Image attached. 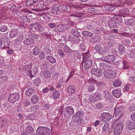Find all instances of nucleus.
Listing matches in <instances>:
<instances>
[{
    "label": "nucleus",
    "instance_id": "obj_63",
    "mask_svg": "<svg viewBox=\"0 0 135 135\" xmlns=\"http://www.w3.org/2000/svg\"><path fill=\"white\" fill-rule=\"evenodd\" d=\"M6 11L4 9H2L0 12V15L1 16H4V15L5 14Z\"/></svg>",
    "mask_w": 135,
    "mask_h": 135
},
{
    "label": "nucleus",
    "instance_id": "obj_53",
    "mask_svg": "<svg viewBox=\"0 0 135 135\" xmlns=\"http://www.w3.org/2000/svg\"><path fill=\"white\" fill-rule=\"evenodd\" d=\"M107 44L108 46L109 47H111L114 45V44L113 41L111 40L108 41L107 42Z\"/></svg>",
    "mask_w": 135,
    "mask_h": 135
},
{
    "label": "nucleus",
    "instance_id": "obj_16",
    "mask_svg": "<svg viewBox=\"0 0 135 135\" xmlns=\"http://www.w3.org/2000/svg\"><path fill=\"white\" fill-rule=\"evenodd\" d=\"M51 12L53 14L59 16L60 13L59 9V10L58 6L57 7L56 6L52 7L51 8Z\"/></svg>",
    "mask_w": 135,
    "mask_h": 135
},
{
    "label": "nucleus",
    "instance_id": "obj_8",
    "mask_svg": "<svg viewBox=\"0 0 135 135\" xmlns=\"http://www.w3.org/2000/svg\"><path fill=\"white\" fill-rule=\"evenodd\" d=\"M115 56L114 55H109L104 57V61L105 62L110 63L112 62L115 60Z\"/></svg>",
    "mask_w": 135,
    "mask_h": 135
},
{
    "label": "nucleus",
    "instance_id": "obj_40",
    "mask_svg": "<svg viewBox=\"0 0 135 135\" xmlns=\"http://www.w3.org/2000/svg\"><path fill=\"white\" fill-rule=\"evenodd\" d=\"M43 75L45 78H47L50 76L51 73L49 71H45L43 73Z\"/></svg>",
    "mask_w": 135,
    "mask_h": 135
},
{
    "label": "nucleus",
    "instance_id": "obj_5",
    "mask_svg": "<svg viewBox=\"0 0 135 135\" xmlns=\"http://www.w3.org/2000/svg\"><path fill=\"white\" fill-rule=\"evenodd\" d=\"M123 125L122 122L118 123L114 129L113 132L115 135H119L122 132Z\"/></svg>",
    "mask_w": 135,
    "mask_h": 135
},
{
    "label": "nucleus",
    "instance_id": "obj_37",
    "mask_svg": "<svg viewBox=\"0 0 135 135\" xmlns=\"http://www.w3.org/2000/svg\"><path fill=\"white\" fill-rule=\"evenodd\" d=\"M32 66V64L31 63H30L29 65H26L25 66V70L29 73L30 74L31 72V68Z\"/></svg>",
    "mask_w": 135,
    "mask_h": 135
},
{
    "label": "nucleus",
    "instance_id": "obj_44",
    "mask_svg": "<svg viewBox=\"0 0 135 135\" xmlns=\"http://www.w3.org/2000/svg\"><path fill=\"white\" fill-rule=\"evenodd\" d=\"M7 76L6 75L2 76L0 77V82L1 83H3L7 79Z\"/></svg>",
    "mask_w": 135,
    "mask_h": 135
},
{
    "label": "nucleus",
    "instance_id": "obj_24",
    "mask_svg": "<svg viewBox=\"0 0 135 135\" xmlns=\"http://www.w3.org/2000/svg\"><path fill=\"white\" fill-rule=\"evenodd\" d=\"M128 128L129 130H132L135 128V123L129 121L127 123Z\"/></svg>",
    "mask_w": 135,
    "mask_h": 135
},
{
    "label": "nucleus",
    "instance_id": "obj_21",
    "mask_svg": "<svg viewBox=\"0 0 135 135\" xmlns=\"http://www.w3.org/2000/svg\"><path fill=\"white\" fill-rule=\"evenodd\" d=\"M34 42L33 40L30 38H26L23 41V43L25 45H27L33 44Z\"/></svg>",
    "mask_w": 135,
    "mask_h": 135
},
{
    "label": "nucleus",
    "instance_id": "obj_7",
    "mask_svg": "<svg viewBox=\"0 0 135 135\" xmlns=\"http://www.w3.org/2000/svg\"><path fill=\"white\" fill-rule=\"evenodd\" d=\"M20 99L19 94L14 93L10 94L8 98V100L11 103H13L18 101Z\"/></svg>",
    "mask_w": 135,
    "mask_h": 135
},
{
    "label": "nucleus",
    "instance_id": "obj_36",
    "mask_svg": "<svg viewBox=\"0 0 135 135\" xmlns=\"http://www.w3.org/2000/svg\"><path fill=\"white\" fill-rule=\"evenodd\" d=\"M40 49L38 47H36L34 48L33 50V55L37 56L40 53Z\"/></svg>",
    "mask_w": 135,
    "mask_h": 135
},
{
    "label": "nucleus",
    "instance_id": "obj_2",
    "mask_svg": "<svg viewBox=\"0 0 135 135\" xmlns=\"http://www.w3.org/2000/svg\"><path fill=\"white\" fill-rule=\"evenodd\" d=\"M38 0H27L25 2L26 5L27 6L30 7L32 11H38V9L37 8L36 4L38 2Z\"/></svg>",
    "mask_w": 135,
    "mask_h": 135
},
{
    "label": "nucleus",
    "instance_id": "obj_10",
    "mask_svg": "<svg viewBox=\"0 0 135 135\" xmlns=\"http://www.w3.org/2000/svg\"><path fill=\"white\" fill-rule=\"evenodd\" d=\"M58 7L59 10V9L60 13L68 12V7L66 5H60L58 6Z\"/></svg>",
    "mask_w": 135,
    "mask_h": 135
},
{
    "label": "nucleus",
    "instance_id": "obj_18",
    "mask_svg": "<svg viewBox=\"0 0 135 135\" xmlns=\"http://www.w3.org/2000/svg\"><path fill=\"white\" fill-rule=\"evenodd\" d=\"M71 32L73 35L76 37H79L80 38L81 37L80 33L78 32V30L76 29L73 28L72 29Z\"/></svg>",
    "mask_w": 135,
    "mask_h": 135
},
{
    "label": "nucleus",
    "instance_id": "obj_12",
    "mask_svg": "<svg viewBox=\"0 0 135 135\" xmlns=\"http://www.w3.org/2000/svg\"><path fill=\"white\" fill-rule=\"evenodd\" d=\"M36 31L41 32L43 31V28L41 26V25L39 23L36 22L35 26L34 28Z\"/></svg>",
    "mask_w": 135,
    "mask_h": 135
},
{
    "label": "nucleus",
    "instance_id": "obj_9",
    "mask_svg": "<svg viewBox=\"0 0 135 135\" xmlns=\"http://www.w3.org/2000/svg\"><path fill=\"white\" fill-rule=\"evenodd\" d=\"M91 73L97 76H101L103 74V72L101 69L99 68L95 69L93 68L91 71Z\"/></svg>",
    "mask_w": 135,
    "mask_h": 135
},
{
    "label": "nucleus",
    "instance_id": "obj_39",
    "mask_svg": "<svg viewBox=\"0 0 135 135\" xmlns=\"http://www.w3.org/2000/svg\"><path fill=\"white\" fill-rule=\"evenodd\" d=\"M64 49L65 52L66 53L69 54L71 53V50L66 45H64Z\"/></svg>",
    "mask_w": 135,
    "mask_h": 135
},
{
    "label": "nucleus",
    "instance_id": "obj_35",
    "mask_svg": "<svg viewBox=\"0 0 135 135\" xmlns=\"http://www.w3.org/2000/svg\"><path fill=\"white\" fill-rule=\"evenodd\" d=\"M18 35L17 32L15 30L11 31L10 33L9 37L10 38H13Z\"/></svg>",
    "mask_w": 135,
    "mask_h": 135
},
{
    "label": "nucleus",
    "instance_id": "obj_34",
    "mask_svg": "<svg viewBox=\"0 0 135 135\" xmlns=\"http://www.w3.org/2000/svg\"><path fill=\"white\" fill-rule=\"evenodd\" d=\"M60 94L59 91L55 90L53 93L52 96L54 99H57L59 98Z\"/></svg>",
    "mask_w": 135,
    "mask_h": 135
},
{
    "label": "nucleus",
    "instance_id": "obj_45",
    "mask_svg": "<svg viewBox=\"0 0 135 135\" xmlns=\"http://www.w3.org/2000/svg\"><path fill=\"white\" fill-rule=\"evenodd\" d=\"M109 124L108 123H106L104 126L103 127V130L105 132L107 130L109 129Z\"/></svg>",
    "mask_w": 135,
    "mask_h": 135
},
{
    "label": "nucleus",
    "instance_id": "obj_48",
    "mask_svg": "<svg viewBox=\"0 0 135 135\" xmlns=\"http://www.w3.org/2000/svg\"><path fill=\"white\" fill-rule=\"evenodd\" d=\"M96 95H95V94L93 95V96L91 95L90 97V100H91V101H92L93 102H94L95 101L98 100V98H96Z\"/></svg>",
    "mask_w": 135,
    "mask_h": 135
},
{
    "label": "nucleus",
    "instance_id": "obj_61",
    "mask_svg": "<svg viewBox=\"0 0 135 135\" xmlns=\"http://www.w3.org/2000/svg\"><path fill=\"white\" fill-rule=\"evenodd\" d=\"M81 37H76L74 38V41L75 43H78L79 42L80 40V38H81Z\"/></svg>",
    "mask_w": 135,
    "mask_h": 135
},
{
    "label": "nucleus",
    "instance_id": "obj_31",
    "mask_svg": "<svg viewBox=\"0 0 135 135\" xmlns=\"http://www.w3.org/2000/svg\"><path fill=\"white\" fill-rule=\"evenodd\" d=\"M80 49L81 50L83 53L86 54L89 52L88 50H86V47H85L82 44H81L80 45Z\"/></svg>",
    "mask_w": 135,
    "mask_h": 135
},
{
    "label": "nucleus",
    "instance_id": "obj_14",
    "mask_svg": "<svg viewBox=\"0 0 135 135\" xmlns=\"http://www.w3.org/2000/svg\"><path fill=\"white\" fill-rule=\"evenodd\" d=\"M119 51L121 55H123L126 51L125 45L123 44H120L118 46Z\"/></svg>",
    "mask_w": 135,
    "mask_h": 135
},
{
    "label": "nucleus",
    "instance_id": "obj_25",
    "mask_svg": "<svg viewBox=\"0 0 135 135\" xmlns=\"http://www.w3.org/2000/svg\"><path fill=\"white\" fill-rule=\"evenodd\" d=\"M38 66L35 67L32 70V71L31 72L30 76L31 78L34 77L36 74H37L38 69L37 68H38Z\"/></svg>",
    "mask_w": 135,
    "mask_h": 135
},
{
    "label": "nucleus",
    "instance_id": "obj_50",
    "mask_svg": "<svg viewBox=\"0 0 135 135\" xmlns=\"http://www.w3.org/2000/svg\"><path fill=\"white\" fill-rule=\"evenodd\" d=\"M97 83L98 86H101L102 88L105 86V84L103 81H98Z\"/></svg>",
    "mask_w": 135,
    "mask_h": 135
},
{
    "label": "nucleus",
    "instance_id": "obj_62",
    "mask_svg": "<svg viewBox=\"0 0 135 135\" xmlns=\"http://www.w3.org/2000/svg\"><path fill=\"white\" fill-rule=\"evenodd\" d=\"M50 105L49 103H46L44 105V108L46 110H48Z\"/></svg>",
    "mask_w": 135,
    "mask_h": 135
},
{
    "label": "nucleus",
    "instance_id": "obj_42",
    "mask_svg": "<svg viewBox=\"0 0 135 135\" xmlns=\"http://www.w3.org/2000/svg\"><path fill=\"white\" fill-rule=\"evenodd\" d=\"M39 58L41 60H43L45 57V54L43 51H41L39 55Z\"/></svg>",
    "mask_w": 135,
    "mask_h": 135
},
{
    "label": "nucleus",
    "instance_id": "obj_60",
    "mask_svg": "<svg viewBox=\"0 0 135 135\" xmlns=\"http://www.w3.org/2000/svg\"><path fill=\"white\" fill-rule=\"evenodd\" d=\"M74 119H75V120L77 122H80L82 120V118L78 116H75Z\"/></svg>",
    "mask_w": 135,
    "mask_h": 135
},
{
    "label": "nucleus",
    "instance_id": "obj_15",
    "mask_svg": "<svg viewBox=\"0 0 135 135\" xmlns=\"http://www.w3.org/2000/svg\"><path fill=\"white\" fill-rule=\"evenodd\" d=\"M108 23L109 26L111 28H114L117 26V22L114 20H109Z\"/></svg>",
    "mask_w": 135,
    "mask_h": 135
},
{
    "label": "nucleus",
    "instance_id": "obj_30",
    "mask_svg": "<svg viewBox=\"0 0 135 135\" xmlns=\"http://www.w3.org/2000/svg\"><path fill=\"white\" fill-rule=\"evenodd\" d=\"M67 90L69 93L72 94L75 92V89L74 86L71 85L68 87Z\"/></svg>",
    "mask_w": 135,
    "mask_h": 135
},
{
    "label": "nucleus",
    "instance_id": "obj_41",
    "mask_svg": "<svg viewBox=\"0 0 135 135\" xmlns=\"http://www.w3.org/2000/svg\"><path fill=\"white\" fill-rule=\"evenodd\" d=\"M7 27L6 25H2L0 28V31L2 32L6 31L7 30Z\"/></svg>",
    "mask_w": 135,
    "mask_h": 135
},
{
    "label": "nucleus",
    "instance_id": "obj_64",
    "mask_svg": "<svg viewBox=\"0 0 135 135\" xmlns=\"http://www.w3.org/2000/svg\"><path fill=\"white\" fill-rule=\"evenodd\" d=\"M131 118L133 121L135 122V113H133L132 114Z\"/></svg>",
    "mask_w": 135,
    "mask_h": 135
},
{
    "label": "nucleus",
    "instance_id": "obj_3",
    "mask_svg": "<svg viewBox=\"0 0 135 135\" xmlns=\"http://www.w3.org/2000/svg\"><path fill=\"white\" fill-rule=\"evenodd\" d=\"M123 109V107L122 106L117 107L116 106L114 108V115L116 117H118L117 119L118 120L120 119L122 116Z\"/></svg>",
    "mask_w": 135,
    "mask_h": 135
},
{
    "label": "nucleus",
    "instance_id": "obj_17",
    "mask_svg": "<svg viewBox=\"0 0 135 135\" xmlns=\"http://www.w3.org/2000/svg\"><path fill=\"white\" fill-rule=\"evenodd\" d=\"M112 93L113 95L117 98L119 97L121 94V92L120 90L118 89H115L113 90Z\"/></svg>",
    "mask_w": 135,
    "mask_h": 135
},
{
    "label": "nucleus",
    "instance_id": "obj_13",
    "mask_svg": "<svg viewBox=\"0 0 135 135\" xmlns=\"http://www.w3.org/2000/svg\"><path fill=\"white\" fill-rule=\"evenodd\" d=\"M35 91L32 88L28 89L26 91L25 95L27 97L31 96L35 94Z\"/></svg>",
    "mask_w": 135,
    "mask_h": 135
},
{
    "label": "nucleus",
    "instance_id": "obj_22",
    "mask_svg": "<svg viewBox=\"0 0 135 135\" xmlns=\"http://www.w3.org/2000/svg\"><path fill=\"white\" fill-rule=\"evenodd\" d=\"M38 4H36L37 6V8L38 9V11H36L37 12H39V9L41 8H43L44 7V4L45 2L43 1H40L38 2H37Z\"/></svg>",
    "mask_w": 135,
    "mask_h": 135
},
{
    "label": "nucleus",
    "instance_id": "obj_57",
    "mask_svg": "<svg viewBox=\"0 0 135 135\" xmlns=\"http://www.w3.org/2000/svg\"><path fill=\"white\" fill-rule=\"evenodd\" d=\"M129 79L131 83H134L135 82V76L133 75L131 76L129 78Z\"/></svg>",
    "mask_w": 135,
    "mask_h": 135
},
{
    "label": "nucleus",
    "instance_id": "obj_47",
    "mask_svg": "<svg viewBox=\"0 0 135 135\" xmlns=\"http://www.w3.org/2000/svg\"><path fill=\"white\" fill-rule=\"evenodd\" d=\"M106 36L108 39L112 40L114 38V35L111 33H107L106 35Z\"/></svg>",
    "mask_w": 135,
    "mask_h": 135
},
{
    "label": "nucleus",
    "instance_id": "obj_19",
    "mask_svg": "<svg viewBox=\"0 0 135 135\" xmlns=\"http://www.w3.org/2000/svg\"><path fill=\"white\" fill-rule=\"evenodd\" d=\"M92 62L91 60L87 59L85 62L84 67L85 69L89 68L91 66Z\"/></svg>",
    "mask_w": 135,
    "mask_h": 135
},
{
    "label": "nucleus",
    "instance_id": "obj_46",
    "mask_svg": "<svg viewBox=\"0 0 135 135\" xmlns=\"http://www.w3.org/2000/svg\"><path fill=\"white\" fill-rule=\"evenodd\" d=\"M43 50L45 51V54H49L51 53V50L47 47H44L43 49Z\"/></svg>",
    "mask_w": 135,
    "mask_h": 135
},
{
    "label": "nucleus",
    "instance_id": "obj_32",
    "mask_svg": "<svg viewBox=\"0 0 135 135\" xmlns=\"http://www.w3.org/2000/svg\"><path fill=\"white\" fill-rule=\"evenodd\" d=\"M84 114L83 112L82 111H79L77 113L74 114V115L72 117V120L74 118L75 116H78V117L82 118V117Z\"/></svg>",
    "mask_w": 135,
    "mask_h": 135
},
{
    "label": "nucleus",
    "instance_id": "obj_4",
    "mask_svg": "<svg viewBox=\"0 0 135 135\" xmlns=\"http://www.w3.org/2000/svg\"><path fill=\"white\" fill-rule=\"evenodd\" d=\"M112 117V115L107 112H103L100 117V119L102 122H107L109 121Z\"/></svg>",
    "mask_w": 135,
    "mask_h": 135
},
{
    "label": "nucleus",
    "instance_id": "obj_6",
    "mask_svg": "<svg viewBox=\"0 0 135 135\" xmlns=\"http://www.w3.org/2000/svg\"><path fill=\"white\" fill-rule=\"evenodd\" d=\"M104 76L108 78L113 79L116 76L117 74L114 71L107 70L104 71L103 72Z\"/></svg>",
    "mask_w": 135,
    "mask_h": 135
},
{
    "label": "nucleus",
    "instance_id": "obj_1",
    "mask_svg": "<svg viewBox=\"0 0 135 135\" xmlns=\"http://www.w3.org/2000/svg\"><path fill=\"white\" fill-rule=\"evenodd\" d=\"M51 130L46 127L39 126L36 131V135H50Z\"/></svg>",
    "mask_w": 135,
    "mask_h": 135
},
{
    "label": "nucleus",
    "instance_id": "obj_20",
    "mask_svg": "<svg viewBox=\"0 0 135 135\" xmlns=\"http://www.w3.org/2000/svg\"><path fill=\"white\" fill-rule=\"evenodd\" d=\"M64 110L67 113L69 114H71L74 112V109L71 106H69L66 107L65 108Z\"/></svg>",
    "mask_w": 135,
    "mask_h": 135
},
{
    "label": "nucleus",
    "instance_id": "obj_43",
    "mask_svg": "<svg viewBox=\"0 0 135 135\" xmlns=\"http://www.w3.org/2000/svg\"><path fill=\"white\" fill-rule=\"evenodd\" d=\"M82 15L83 14L79 12H75L73 14L74 16L78 17H81Z\"/></svg>",
    "mask_w": 135,
    "mask_h": 135
},
{
    "label": "nucleus",
    "instance_id": "obj_51",
    "mask_svg": "<svg viewBox=\"0 0 135 135\" xmlns=\"http://www.w3.org/2000/svg\"><path fill=\"white\" fill-rule=\"evenodd\" d=\"M21 19L24 22H28L29 18L27 16H24L21 17Z\"/></svg>",
    "mask_w": 135,
    "mask_h": 135
},
{
    "label": "nucleus",
    "instance_id": "obj_52",
    "mask_svg": "<svg viewBox=\"0 0 135 135\" xmlns=\"http://www.w3.org/2000/svg\"><path fill=\"white\" fill-rule=\"evenodd\" d=\"M87 10L89 12L91 13L95 12L96 11H97V10L95 8H88Z\"/></svg>",
    "mask_w": 135,
    "mask_h": 135
},
{
    "label": "nucleus",
    "instance_id": "obj_11",
    "mask_svg": "<svg viewBox=\"0 0 135 135\" xmlns=\"http://www.w3.org/2000/svg\"><path fill=\"white\" fill-rule=\"evenodd\" d=\"M25 131L27 133H28L31 135H35L34 129L30 126L27 127L25 128Z\"/></svg>",
    "mask_w": 135,
    "mask_h": 135
},
{
    "label": "nucleus",
    "instance_id": "obj_33",
    "mask_svg": "<svg viewBox=\"0 0 135 135\" xmlns=\"http://www.w3.org/2000/svg\"><path fill=\"white\" fill-rule=\"evenodd\" d=\"M122 64L123 66V69H127L129 67L128 62L127 61H123Z\"/></svg>",
    "mask_w": 135,
    "mask_h": 135
},
{
    "label": "nucleus",
    "instance_id": "obj_56",
    "mask_svg": "<svg viewBox=\"0 0 135 135\" xmlns=\"http://www.w3.org/2000/svg\"><path fill=\"white\" fill-rule=\"evenodd\" d=\"M95 49L97 51H99L101 49V46L100 45H97L95 46Z\"/></svg>",
    "mask_w": 135,
    "mask_h": 135
},
{
    "label": "nucleus",
    "instance_id": "obj_23",
    "mask_svg": "<svg viewBox=\"0 0 135 135\" xmlns=\"http://www.w3.org/2000/svg\"><path fill=\"white\" fill-rule=\"evenodd\" d=\"M103 93L105 94L104 97L105 99L108 102H109L111 101L112 99V97L110 94L107 93V91H105L103 92Z\"/></svg>",
    "mask_w": 135,
    "mask_h": 135
},
{
    "label": "nucleus",
    "instance_id": "obj_28",
    "mask_svg": "<svg viewBox=\"0 0 135 135\" xmlns=\"http://www.w3.org/2000/svg\"><path fill=\"white\" fill-rule=\"evenodd\" d=\"M113 85L115 87H118L120 85L122 82L119 79H116L114 80L113 82Z\"/></svg>",
    "mask_w": 135,
    "mask_h": 135
},
{
    "label": "nucleus",
    "instance_id": "obj_27",
    "mask_svg": "<svg viewBox=\"0 0 135 135\" xmlns=\"http://www.w3.org/2000/svg\"><path fill=\"white\" fill-rule=\"evenodd\" d=\"M82 34L84 36L87 38L91 37L93 35V34L92 33L87 31H83L82 33Z\"/></svg>",
    "mask_w": 135,
    "mask_h": 135
},
{
    "label": "nucleus",
    "instance_id": "obj_49",
    "mask_svg": "<svg viewBox=\"0 0 135 135\" xmlns=\"http://www.w3.org/2000/svg\"><path fill=\"white\" fill-rule=\"evenodd\" d=\"M95 87L92 84H91L88 87V90L89 91H92L94 90Z\"/></svg>",
    "mask_w": 135,
    "mask_h": 135
},
{
    "label": "nucleus",
    "instance_id": "obj_29",
    "mask_svg": "<svg viewBox=\"0 0 135 135\" xmlns=\"http://www.w3.org/2000/svg\"><path fill=\"white\" fill-rule=\"evenodd\" d=\"M134 22V20L132 18L126 20L125 21V23L127 25L132 26L133 25Z\"/></svg>",
    "mask_w": 135,
    "mask_h": 135
},
{
    "label": "nucleus",
    "instance_id": "obj_54",
    "mask_svg": "<svg viewBox=\"0 0 135 135\" xmlns=\"http://www.w3.org/2000/svg\"><path fill=\"white\" fill-rule=\"evenodd\" d=\"M96 107L99 109L102 108L103 107V105L102 103H98L96 104Z\"/></svg>",
    "mask_w": 135,
    "mask_h": 135
},
{
    "label": "nucleus",
    "instance_id": "obj_58",
    "mask_svg": "<svg viewBox=\"0 0 135 135\" xmlns=\"http://www.w3.org/2000/svg\"><path fill=\"white\" fill-rule=\"evenodd\" d=\"M58 51L59 54L61 55L62 57L64 56H65V54L61 49H59Z\"/></svg>",
    "mask_w": 135,
    "mask_h": 135
},
{
    "label": "nucleus",
    "instance_id": "obj_59",
    "mask_svg": "<svg viewBox=\"0 0 135 135\" xmlns=\"http://www.w3.org/2000/svg\"><path fill=\"white\" fill-rule=\"evenodd\" d=\"M30 104V102L26 100L23 103V105L25 107H27Z\"/></svg>",
    "mask_w": 135,
    "mask_h": 135
},
{
    "label": "nucleus",
    "instance_id": "obj_55",
    "mask_svg": "<svg viewBox=\"0 0 135 135\" xmlns=\"http://www.w3.org/2000/svg\"><path fill=\"white\" fill-rule=\"evenodd\" d=\"M41 81L40 79L39 78H36L33 80L34 83L36 84L40 83Z\"/></svg>",
    "mask_w": 135,
    "mask_h": 135
},
{
    "label": "nucleus",
    "instance_id": "obj_38",
    "mask_svg": "<svg viewBox=\"0 0 135 135\" xmlns=\"http://www.w3.org/2000/svg\"><path fill=\"white\" fill-rule=\"evenodd\" d=\"M38 100V98L36 95H33L31 97V101L33 104L37 102Z\"/></svg>",
    "mask_w": 135,
    "mask_h": 135
},
{
    "label": "nucleus",
    "instance_id": "obj_26",
    "mask_svg": "<svg viewBox=\"0 0 135 135\" xmlns=\"http://www.w3.org/2000/svg\"><path fill=\"white\" fill-rule=\"evenodd\" d=\"M46 59L51 64H54L56 62L55 59L51 56H46Z\"/></svg>",
    "mask_w": 135,
    "mask_h": 135
}]
</instances>
